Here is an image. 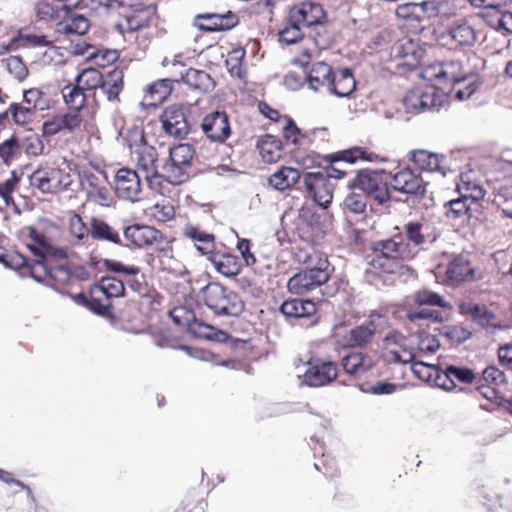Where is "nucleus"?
<instances>
[{"mask_svg": "<svg viewBox=\"0 0 512 512\" xmlns=\"http://www.w3.org/2000/svg\"><path fill=\"white\" fill-rule=\"evenodd\" d=\"M459 312L462 315L469 317L482 328L489 329L496 327L494 323L496 315L485 305H480L473 302H463L459 305Z\"/></svg>", "mask_w": 512, "mask_h": 512, "instance_id": "nucleus-27", "label": "nucleus"}, {"mask_svg": "<svg viewBox=\"0 0 512 512\" xmlns=\"http://www.w3.org/2000/svg\"><path fill=\"white\" fill-rule=\"evenodd\" d=\"M420 21L425 18H432L438 16L444 3L440 0H428L417 3Z\"/></svg>", "mask_w": 512, "mask_h": 512, "instance_id": "nucleus-58", "label": "nucleus"}, {"mask_svg": "<svg viewBox=\"0 0 512 512\" xmlns=\"http://www.w3.org/2000/svg\"><path fill=\"white\" fill-rule=\"evenodd\" d=\"M331 159L332 163L323 171L307 172L304 175V185L309 197L322 208H326L333 199V188L329 180L344 178L349 174L346 167L357 160H370L361 147L331 155Z\"/></svg>", "mask_w": 512, "mask_h": 512, "instance_id": "nucleus-1", "label": "nucleus"}, {"mask_svg": "<svg viewBox=\"0 0 512 512\" xmlns=\"http://www.w3.org/2000/svg\"><path fill=\"white\" fill-rule=\"evenodd\" d=\"M203 133L213 142L224 143L231 134L228 116L225 112L207 114L201 123Z\"/></svg>", "mask_w": 512, "mask_h": 512, "instance_id": "nucleus-22", "label": "nucleus"}, {"mask_svg": "<svg viewBox=\"0 0 512 512\" xmlns=\"http://www.w3.org/2000/svg\"><path fill=\"white\" fill-rule=\"evenodd\" d=\"M76 83L87 91L99 88L109 102L116 104L124 88V73L122 69L114 67L102 75L99 70L88 68L77 75Z\"/></svg>", "mask_w": 512, "mask_h": 512, "instance_id": "nucleus-4", "label": "nucleus"}, {"mask_svg": "<svg viewBox=\"0 0 512 512\" xmlns=\"http://www.w3.org/2000/svg\"><path fill=\"white\" fill-rule=\"evenodd\" d=\"M124 236L134 246L144 247L157 241L161 233L151 226L135 224L124 230Z\"/></svg>", "mask_w": 512, "mask_h": 512, "instance_id": "nucleus-29", "label": "nucleus"}, {"mask_svg": "<svg viewBox=\"0 0 512 512\" xmlns=\"http://www.w3.org/2000/svg\"><path fill=\"white\" fill-rule=\"evenodd\" d=\"M213 262L216 270L226 277H234L240 272V265L236 256L224 254L218 259H214Z\"/></svg>", "mask_w": 512, "mask_h": 512, "instance_id": "nucleus-50", "label": "nucleus"}, {"mask_svg": "<svg viewBox=\"0 0 512 512\" xmlns=\"http://www.w3.org/2000/svg\"><path fill=\"white\" fill-rule=\"evenodd\" d=\"M6 67L19 81H23L28 76V68L19 56H11L6 60Z\"/></svg>", "mask_w": 512, "mask_h": 512, "instance_id": "nucleus-59", "label": "nucleus"}, {"mask_svg": "<svg viewBox=\"0 0 512 512\" xmlns=\"http://www.w3.org/2000/svg\"><path fill=\"white\" fill-rule=\"evenodd\" d=\"M201 292L204 304L215 316L237 317L244 311L245 305L240 296L219 283H209Z\"/></svg>", "mask_w": 512, "mask_h": 512, "instance_id": "nucleus-5", "label": "nucleus"}, {"mask_svg": "<svg viewBox=\"0 0 512 512\" xmlns=\"http://www.w3.org/2000/svg\"><path fill=\"white\" fill-rule=\"evenodd\" d=\"M239 22V17L232 11L225 13L198 14L194 19V25L206 32L227 31L234 28Z\"/></svg>", "mask_w": 512, "mask_h": 512, "instance_id": "nucleus-21", "label": "nucleus"}, {"mask_svg": "<svg viewBox=\"0 0 512 512\" xmlns=\"http://www.w3.org/2000/svg\"><path fill=\"white\" fill-rule=\"evenodd\" d=\"M21 157L18 134L13 133L8 139L0 143V159L6 166Z\"/></svg>", "mask_w": 512, "mask_h": 512, "instance_id": "nucleus-48", "label": "nucleus"}, {"mask_svg": "<svg viewBox=\"0 0 512 512\" xmlns=\"http://www.w3.org/2000/svg\"><path fill=\"white\" fill-rule=\"evenodd\" d=\"M9 111L15 124L21 126L32 122L36 114L30 106L16 102L9 105Z\"/></svg>", "mask_w": 512, "mask_h": 512, "instance_id": "nucleus-51", "label": "nucleus"}, {"mask_svg": "<svg viewBox=\"0 0 512 512\" xmlns=\"http://www.w3.org/2000/svg\"><path fill=\"white\" fill-rule=\"evenodd\" d=\"M366 205L367 195H364L356 189H352V192H350L344 200V207L355 214H361L365 212Z\"/></svg>", "mask_w": 512, "mask_h": 512, "instance_id": "nucleus-54", "label": "nucleus"}, {"mask_svg": "<svg viewBox=\"0 0 512 512\" xmlns=\"http://www.w3.org/2000/svg\"><path fill=\"white\" fill-rule=\"evenodd\" d=\"M263 160L268 163L277 162L282 156V142L273 135L263 136L257 144Z\"/></svg>", "mask_w": 512, "mask_h": 512, "instance_id": "nucleus-36", "label": "nucleus"}, {"mask_svg": "<svg viewBox=\"0 0 512 512\" xmlns=\"http://www.w3.org/2000/svg\"><path fill=\"white\" fill-rule=\"evenodd\" d=\"M90 235L95 240L121 244L119 233L102 219L93 217L90 220Z\"/></svg>", "mask_w": 512, "mask_h": 512, "instance_id": "nucleus-37", "label": "nucleus"}, {"mask_svg": "<svg viewBox=\"0 0 512 512\" xmlns=\"http://www.w3.org/2000/svg\"><path fill=\"white\" fill-rule=\"evenodd\" d=\"M449 375L452 376L453 382L458 380L462 383H472L475 379L474 372L466 367H459L455 365L448 366Z\"/></svg>", "mask_w": 512, "mask_h": 512, "instance_id": "nucleus-63", "label": "nucleus"}, {"mask_svg": "<svg viewBox=\"0 0 512 512\" xmlns=\"http://www.w3.org/2000/svg\"><path fill=\"white\" fill-rule=\"evenodd\" d=\"M439 347L440 342L436 336L427 333L419 334L417 349L420 353L433 354L439 349Z\"/></svg>", "mask_w": 512, "mask_h": 512, "instance_id": "nucleus-60", "label": "nucleus"}, {"mask_svg": "<svg viewBox=\"0 0 512 512\" xmlns=\"http://www.w3.org/2000/svg\"><path fill=\"white\" fill-rule=\"evenodd\" d=\"M447 281L452 285L473 282L480 279V274L470 260L463 255H455L446 267Z\"/></svg>", "mask_w": 512, "mask_h": 512, "instance_id": "nucleus-19", "label": "nucleus"}, {"mask_svg": "<svg viewBox=\"0 0 512 512\" xmlns=\"http://www.w3.org/2000/svg\"><path fill=\"white\" fill-rule=\"evenodd\" d=\"M62 95L66 105L72 110V112L79 113V111L85 106V90L77 83L76 85H66L62 89Z\"/></svg>", "mask_w": 512, "mask_h": 512, "instance_id": "nucleus-44", "label": "nucleus"}, {"mask_svg": "<svg viewBox=\"0 0 512 512\" xmlns=\"http://www.w3.org/2000/svg\"><path fill=\"white\" fill-rule=\"evenodd\" d=\"M483 379L485 382L500 386L507 383L506 376L498 367L491 365L484 369Z\"/></svg>", "mask_w": 512, "mask_h": 512, "instance_id": "nucleus-62", "label": "nucleus"}, {"mask_svg": "<svg viewBox=\"0 0 512 512\" xmlns=\"http://www.w3.org/2000/svg\"><path fill=\"white\" fill-rule=\"evenodd\" d=\"M173 82L175 81L171 79H160L149 85L146 89V97L151 100L149 104L156 105L167 99L173 89Z\"/></svg>", "mask_w": 512, "mask_h": 512, "instance_id": "nucleus-47", "label": "nucleus"}, {"mask_svg": "<svg viewBox=\"0 0 512 512\" xmlns=\"http://www.w3.org/2000/svg\"><path fill=\"white\" fill-rule=\"evenodd\" d=\"M190 108L187 105L175 103L167 106L160 115L163 131L176 139H184L191 130L188 119Z\"/></svg>", "mask_w": 512, "mask_h": 512, "instance_id": "nucleus-9", "label": "nucleus"}, {"mask_svg": "<svg viewBox=\"0 0 512 512\" xmlns=\"http://www.w3.org/2000/svg\"><path fill=\"white\" fill-rule=\"evenodd\" d=\"M422 97L423 87H415L408 91L402 100L407 112L422 113Z\"/></svg>", "mask_w": 512, "mask_h": 512, "instance_id": "nucleus-55", "label": "nucleus"}, {"mask_svg": "<svg viewBox=\"0 0 512 512\" xmlns=\"http://www.w3.org/2000/svg\"><path fill=\"white\" fill-rule=\"evenodd\" d=\"M6 267L14 270H22V275H30V266L33 260H29L26 256L19 252H11L5 256Z\"/></svg>", "mask_w": 512, "mask_h": 512, "instance_id": "nucleus-56", "label": "nucleus"}, {"mask_svg": "<svg viewBox=\"0 0 512 512\" xmlns=\"http://www.w3.org/2000/svg\"><path fill=\"white\" fill-rule=\"evenodd\" d=\"M304 27L300 23L292 20L289 13L287 24L279 32V41L287 45H292L301 40L304 36Z\"/></svg>", "mask_w": 512, "mask_h": 512, "instance_id": "nucleus-49", "label": "nucleus"}, {"mask_svg": "<svg viewBox=\"0 0 512 512\" xmlns=\"http://www.w3.org/2000/svg\"><path fill=\"white\" fill-rule=\"evenodd\" d=\"M408 155L409 160L415 163L419 169L428 172H440L442 175H446L445 156L427 150L410 151Z\"/></svg>", "mask_w": 512, "mask_h": 512, "instance_id": "nucleus-26", "label": "nucleus"}, {"mask_svg": "<svg viewBox=\"0 0 512 512\" xmlns=\"http://www.w3.org/2000/svg\"><path fill=\"white\" fill-rule=\"evenodd\" d=\"M405 241L410 244L414 249L420 250L427 249L428 245H431L437 241L439 234L435 231L430 230L428 224L421 223L418 221H411L403 226V233H401Z\"/></svg>", "mask_w": 512, "mask_h": 512, "instance_id": "nucleus-20", "label": "nucleus"}, {"mask_svg": "<svg viewBox=\"0 0 512 512\" xmlns=\"http://www.w3.org/2000/svg\"><path fill=\"white\" fill-rule=\"evenodd\" d=\"M388 327V318L378 312H371L367 320L352 328L345 336L346 344L350 347L368 346L375 334Z\"/></svg>", "mask_w": 512, "mask_h": 512, "instance_id": "nucleus-10", "label": "nucleus"}, {"mask_svg": "<svg viewBox=\"0 0 512 512\" xmlns=\"http://www.w3.org/2000/svg\"><path fill=\"white\" fill-rule=\"evenodd\" d=\"M414 301L420 306H436L441 308L449 307V304L445 299L436 292L430 290H419L414 293Z\"/></svg>", "mask_w": 512, "mask_h": 512, "instance_id": "nucleus-52", "label": "nucleus"}, {"mask_svg": "<svg viewBox=\"0 0 512 512\" xmlns=\"http://www.w3.org/2000/svg\"><path fill=\"white\" fill-rule=\"evenodd\" d=\"M23 104L30 106L34 112L45 111L51 107V98L38 88H31L23 92Z\"/></svg>", "mask_w": 512, "mask_h": 512, "instance_id": "nucleus-45", "label": "nucleus"}, {"mask_svg": "<svg viewBox=\"0 0 512 512\" xmlns=\"http://www.w3.org/2000/svg\"><path fill=\"white\" fill-rule=\"evenodd\" d=\"M175 82H183L193 89L207 90L211 83V77L203 70L189 68L185 72H180V78H175Z\"/></svg>", "mask_w": 512, "mask_h": 512, "instance_id": "nucleus-40", "label": "nucleus"}, {"mask_svg": "<svg viewBox=\"0 0 512 512\" xmlns=\"http://www.w3.org/2000/svg\"><path fill=\"white\" fill-rule=\"evenodd\" d=\"M330 263L326 257L319 256L315 266L296 273L287 283L293 294H305L326 284L330 278Z\"/></svg>", "mask_w": 512, "mask_h": 512, "instance_id": "nucleus-7", "label": "nucleus"}, {"mask_svg": "<svg viewBox=\"0 0 512 512\" xmlns=\"http://www.w3.org/2000/svg\"><path fill=\"white\" fill-rule=\"evenodd\" d=\"M468 196H464L463 198L453 199L446 204L447 207V215L453 218H460L465 215L469 206L467 204Z\"/></svg>", "mask_w": 512, "mask_h": 512, "instance_id": "nucleus-61", "label": "nucleus"}, {"mask_svg": "<svg viewBox=\"0 0 512 512\" xmlns=\"http://www.w3.org/2000/svg\"><path fill=\"white\" fill-rule=\"evenodd\" d=\"M289 13L292 20L300 23L304 28L310 29L311 37L317 46H324L328 41L325 26L326 13L323 7L315 2H303L294 6Z\"/></svg>", "mask_w": 512, "mask_h": 512, "instance_id": "nucleus-6", "label": "nucleus"}, {"mask_svg": "<svg viewBox=\"0 0 512 512\" xmlns=\"http://www.w3.org/2000/svg\"><path fill=\"white\" fill-rule=\"evenodd\" d=\"M355 87L356 81L352 72L349 69L344 68L333 72L328 92L338 97H348L355 90Z\"/></svg>", "mask_w": 512, "mask_h": 512, "instance_id": "nucleus-30", "label": "nucleus"}, {"mask_svg": "<svg viewBox=\"0 0 512 512\" xmlns=\"http://www.w3.org/2000/svg\"><path fill=\"white\" fill-rule=\"evenodd\" d=\"M125 286L122 280L115 277H103L91 288L90 308L99 315H106L111 307L110 299L122 297Z\"/></svg>", "mask_w": 512, "mask_h": 512, "instance_id": "nucleus-8", "label": "nucleus"}, {"mask_svg": "<svg viewBox=\"0 0 512 512\" xmlns=\"http://www.w3.org/2000/svg\"><path fill=\"white\" fill-rule=\"evenodd\" d=\"M444 38H447L455 47L472 46L477 40V34L469 21L460 19L449 25Z\"/></svg>", "mask_w": 512, "mask_h": 512, "instance_id": "nucleus-24", "label": "nucleus"}, {"mask_svg": "<svg viewBox=\"0 0 512 512\" xmlns=\"http://www.w3.org/2000/svg\"><path fill=\"white\" fill-rule=\"evenodd\" d=\"M348 187L359 190L364 195H367V199H373L379 204H383L389 199L387 183L375 172H359L348 182Z\"/></svg>", "mask_w": 512, "mask_h": 512, "instance_id": "nucleus-12", "label": "nucleus"}, {"mask_svg": "<svg viewBox=\"0 0 512 512\" xmlns=\"http://www.w3.org/2000/svg\"><path fill=\"white\" fill-rule=\"evenodd\" d=\"M391 186L395 191L407 194L415 199H422L427 193V183L410 168H404L396 172L392 176Z\"/></svg>", "mask_w": 512, "mask_h": 512, "instance_id": "nucleus-17", "label": "nucleus"}, {"mask_svg": "<svg viewBox=\"0 0 512 512\" xmlns=\"http://www.w3.org/2000/svg\"><path fill=\"white\" fill-rule=\"evenodd\" d=\"M333 71L331 67L322 61L312 64L306 75V81L310 89L318 91L320 87H325L327 90L331 85Z\"/></svg>", "mask_w": 512, "mask_h": 512, "instance_id": "nucleus-31", "label": "nucleus"}, {"mask_svg": "<svg viewBox=\"0 0 512 512\" xmlns=\"http://www.w3.org/2000/svg\"><path fill=\"white\" fill-rule=\"evenodd\" d=\"M188 169L189 168L180 162L168 156V158L164 159L161 163L160 178H163L173 185H179L188 180Z\"/></svg>", "mask_w": 512, "mask_h": 512, "instance_id": "nucleus-32", "label": "nucleus"}, {"mask_svg": "<svg viewBox=\"0 0 512 512\" xmlns=\"http://www.w3.org/2000/svg\"><path fill=\"white\" fill-rule=\"evenodd\" d=\"M89 20L81 14H72L68 19L59 22L57 31L65 35L82 36L89 30Z\"/></svg>", "mask_w": 512, "mask_h": 512, "instance_id": "nucleus-38", "label": "nucleus"}, {"mask_svg": "<svg viewBox=\"0 0 512 512\" xmlns=\"http://www.w3.org/2000/svg\"><path fill=\"white\" fill-rule=\"evenodd\" d=\"M185 237L195 241V246L202 254H208L214 250V235L206 233L197 227L187 225L183 229Z\"/></svg>", "mask_w": 512, "mask_h": 512, "instance_id": "nucleus-39", "label": "nucleus"}, {"mask_svg": "<svg viewBox=\"0 0 512 512\" xmlns=\"http://www.w3.org/2000/svg\"><path fill=\"white\" fill-rule=\"evenodd\" d=\"M316 311V304L308 299H289L280 306V312L286 318H310L316 314Z\"/></svg>", "mask_w": 512, "mask_h": 512, "instance_id": "nucleus-28", "label": "nucleus"}, {"mask_svg": "<svg viewBox=\"0 0 512 512\" xmlns=\"http://www.w3.org/2000/svg\"><path fill=\"white\" fill-rule=\"evenodd\" d=\"M69 232L72 237V243L75 246L84 245L89 241L90 226L87 227L82 217L73 214L69 219Z\"/></svg>", "mask_w": 512, "mask_h": 512, "instance_id": "nucleus-46", "label": "nucleus"}, {"mask_svg": "<svg viewBox=\"0 0 512 512\" xmlns=\"http://www.w3.org/2000/svg\"><path fill=\"white\" fill-rule=\"evenodd\" d=\"M30 276L39 283L46 285H64L72 278V268L66 263L45 266V264H32Z\"/></svg>", "mask_w": 512, "mask_h": 512, "instance_id": "nucleus-18", "label": "nucleus"}, {"mask_svg": "<svg viewBox=\"0 0 512 512\" xmlns=\"http://www.w3.org/2000/svg\"><path fill=\"white\" fill-rule=\"evenodd\" d=\"M28 236L33 241L32 243L27 244V248L31 251V253L35 256L44 249V247L49 243L47 237L40 231H38L34 227H28Z\"/></svg>", "mask_w": 512, "mask_h": 512, "instance_id": "nucleus-57", "label": "nucleus"}, {"mask_svg": "<svg viewBox=\"0 0 512 512\" xmlns=\"http://www.w3.org/2000/svg\"><path fill=\"white\" fill-rule=\"evenodd\" d=\"M123 139L131 153L137 155L136 164L139 174L152 187L154 181L160 178L161 162L156 148L145 143L144 133L139 128L128 130Z\"/></svg>", "mask_w": 512, "mask_h": 512, "instance_id": "nucleus-3", "label": "nucleus"}, {"mask_svg": "<svg viewBox=\"0 0 512 512\" xmlns=\"http://www.w3.org/2000/svg\"><path fill=\"white\" fill-rule=\"evenodd\" d=\"M300 179V172L292 167H282L273 173L268 183L274 189L284 191L291 189Z\"/></svg>", "mask_w": 512, "mask_h": 512, "instance_id": "nucleus-33", "label": "nucleus"}, {"mask_svg": "<svg viewBox=\"0 0 512 512\" xmlns=\"http://www.w3.org/2000/svg\"><path fill=\"white\" fill-rule=\"evenodd\" d=\"M20 153L24 152L29 157H37L44 152V142L42 137L34 132H29L23 136L18 135Z\"/></svg>", "mask_w": 512, "mask_h": 512, "instance_id": "nucleus-42", "label": "nucleus"}, {"mask_svg": "<svg viewBox=\"0 0 512 512\" xmlns=\"http://www.w3.org/2000/svg\"><path fill=\"white\" fill-rule=\"evenodd\" d=\"M482 81L477 73H468L460 83L452 85V92L455 99L464 101L469 99L481 86Z\"/></svg>", "mask_w": 512, "mask_h": 512, "instance_id": "nucleus-35", "label": "nucleus"}, {"mask_svg": "<svg viewBox=\"0 0 512 512\" xmlns=\"http://www.w3.org/2000/svg\"><path fill=\"white\" fill-rule=\"evenodd\" d=\"M31 186L42 193H57L71 185L70 174L55 167H38L29 177Z\"/></svg>", "mask_w": 512, "mask_h": 512, "instance_id": "nucleus-11", "label": "nucleus"}, {"mask_svg": "<svg viewBox=\"0 0 512 512\" xmlns=\"http://www.w3.org/2000/svg\"><path fill=\"white\" fill-rule=\"evenodd\" d=\"M337 377V367L333 362L316 360L309 362L303 375V382L310 387H321Z\"/></svg>", "mask_w": 512, "mask_h": 512, "instance_id": "nucleus-23", "label": "nucleus"}, {"mask_svg": "<svg viewBox=\"0 0 512 512\" xmlns=\"http://www.w3.org/2000/svg\"><path fill=\"white\" fill-rule=\"evenodd\" d=\"M448 100V96L435 86L423 87L422 112L438 111Z\"/></svg>", "mask_w": 512, "mask_h": 512, "instance_id": "nucleus-41", "label": "nucleus"}, {"mask_svg": "<svg viewBox=\"0 0 512 512\" xmlns=\"http://www.w3.org/2000/svg\"><path fill=\"white\" fill-rule=\"evenodd\" d=\"M433 374H435L434 383L437 387L442 388L446 391H452L456 387L455 382H453L452 376L449 375L448 366L444 371L435 368Z\"/></svg>", "mask_w": 512, "mask_h": 512, "instance_id": "nucleus-64", "label": "nucleus"}, {"mask_svg": "<svg viewBox=\"0 0 512 512\" xmlns=\"http://www.w3.org/2000/svg\"><path fill=\"white\" fill-rule=\"evenodd\" d=\"M68 258L67 251L63 248L55 247L48 243L44 249L33 259L32 264H45V266L66 263Z\"/></svg>", "mask_w": 512, "mask_h": 512, "instance_id": "nucleus-43", "label": "nucleus"}, {"mask_svg": "<svg viewBox=\"0 0 512 512\" xmlns=\"http://www.w3.org/2000/svg\"><path fill=\"white\" fill-rule=\"evenodd\" d=\"M155 12V8L151 5H136L120 18L115 28L124 36H133L136 32L149 25Z\"/></svg>", "mask_w": 512, "mask_h": 512, "instance_id": "nucleus-16", "label": "nucleus"}, {"mask_svg": "<svg viewBox=\"0 0 512 512\" xmlns=\"http://www.w3.org/2000/svg\"><path fill=\"white\" fill-rule=\"evenodd\" d=\"M372 250L375 253L374 266L386 273H393L399 261H410L418 254V249L410 246L402 234L373 242Z\"/></svg>", "mask_w": 512, "mask_h": 512, "instance_id": "nucleus-2", "label": "nucleus"}, {"mask_svg": "<svg viewBox=\"0 0 512 512\" xmlns=\"http://www.w3.org/2000/svg\"><path fill=\"white\" fill-rule=\"evenodd\" d=\"M344 371L350 375H359L368 371L373 366L370 356L361 352H353L342 359Z\"/></svg>", "mask_w": 512, "mask_h": 512, "instance_id": "nucleus-34", "label": "nucleus"}, {"mask_svg": "<svg viewBox=\"0 0 512 512\" xmlns=\"http://www.w3.org/2000/svg\"><path fill=\"white\" fill-rule=\"evenodd\" d=\"M468 73L460 60H447L427 66L423 77L440 85H453L460 83Z\"/></svg>", "mask_w": 512, "mask_h": 512, "instance_id": "nucleus-13", "label": "nucleus"}, {"mask_svg": "<svg viewBox=\"0 0 512 512\" xmlns=\"http://www.w3.org/2000/svg\"><path fill=\"white\" fill-rule=\"evenodd\" d=\"M195 151L192 145L187 143L178 144L173 148L169 149V154L171 158L180 162L187 168L191 167L192 159L194 157Z\"/></svg>", "mask_w": 512, "mask_h": 512, "instance_id": "nucleus-53", "label": "nucleus"}, {"mask_svg": "<svg viewBox=\"0 0 512 512\" xmlns=\"http://www.w3.org/2000/svg\"><path fill=\"white\" fill-rule=\"evenodd\" d=\"M80 183L89 200L101 206H109L112 197L107 187L108 178L105 171L83 170Z\"/></svg>", "mask_w": 512, "mask_h": 512, "instance_id": "nucleus-15", "label": "nucleus"}, {"mask_svg": "<svg viewBox=\"0 0 512 512\" xmlns=\"http://www.w3.org/2000/svg\"><path fill=\"white\" fill-rule=\"evenodd\" d=\"M82 117L77 112H69L55 115L52 119L43 123L44 137L54 136L62 131H73L80 126Z\"/></svg>", "mask_w": 512, "mask_h": 512, "instance_id": "nucleus-25", "label": "nucleus"}, {"mask_svg": "<svg viewBox=\"0 0 512 512\" xmlns=\"http://www.w3.org/2000/svg\"><path fill=\"white\" fill-rule=\"evenodd\" d=\"M115 193L125 201L137 203L144 199L141 175L130 168H120L114 178Z\"/></svg>", "mask_w": 512, "mask_h": 512, "instance_id": "nucleus-14", "label": "nucleus"}]
</instances>
